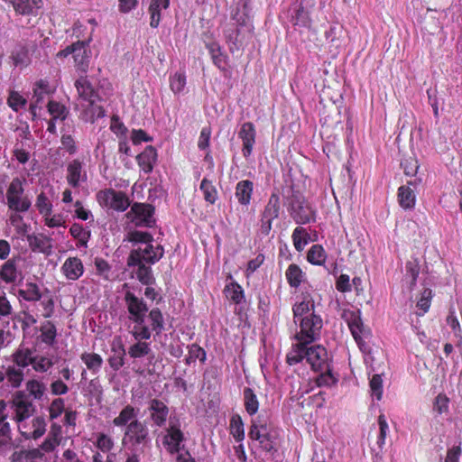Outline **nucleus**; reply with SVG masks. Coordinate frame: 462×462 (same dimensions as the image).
Wrapping results in <instances>:
<instances>
[{"instance_id": "1", "label": "nucleus", "mask_w": 462, "mask_h": 462, "mask_svg": "<svg viewBox=\"0 0 462 462\" xmlns=\"http://www.w3.org/2000/svg\"><path fill=\"white\" fill-rule=\"evenodd\" d=\"M35 408L29 396L18 391L10 402L0 401V454L12 447V434L8 417L16 425L17 430L25 439H38L46 431V421L42 416L33 417Z\"/></svg>"}, {"instance_id": "2", "label": "nucleus", "mask_w": 462, "mask_h": 462, "mask_svg": "<svg viewBox=\"0 0 462 462\" xmlns=\"http://www.w3.org/2000/svg\"><path fill=\"white\" fill-rule=\"evenodd\" d=\"M308 344L296 343L287 355L290 365H296L304 359L315 372H322L328 367V356L326 348L320 345L307 346Z\"/></svg>"}, {"instance_id": "3", "label": "nucleus", "mask_w": 462, "mask_h": 462, "mask_svg": "<svg viewBox=\"0 0 462 462\" xmlns=\"http://www.w3.org/2000/svg\"><path fill=\"white\" fill-rule=\"evenodd\" d=\"M75 87L79 98L88 103L80 115L81 118L86 122H94L96 118L104 116L105 112L103 108L95 104L98 99V96L88 78L84 76L79 77L75 82Z\"/></svg>"}, {"instance_id": "4", "label": "nucleus", "mask_w": 462, "mask_h": 462, "mask_svg": "<svg viewBox=\"0 0 462 462\" xmlns=\"http://www.w3.org/2000/svg\"><path fill=\"white\" fill-rule=\"evenodd\" d=\"M12 361L16 366L25 368L32 365L37 373H46L53 365L51 358L39 356L35 349L21 345L12 355Z\"/></svg>"}, {"instance_id": "5", "label": "nucleus", "mask_w": 462, "mask_h": 462, "mask_svg": "<svg viewBox=\"0 0 462 462\" xmlns=\"http://www.w3.org/2000/svg\"><path fill=\"white\" fill-rule=\"evenodd\" d=\"M300 330L295 334L297 343L310 344L319 338L323 320L315 312L298 319Z\"/></svg>"}, {"instance_id": "6", "label": "nucleus", "mask_w": 462, "mask_h": 462, "mask_svg": "<svg viewBox=\"0 0 462 462\" xmlns=\"http://www.w3.org/2000/svg\"><path fill=\"white\" fill-rule=\"evenodd\" d=\"M320 295L310 287L303 286L300 289L292 305L294 323H298L300 317L315 312L316 304L320 302Z\"/></svg>"}, {"instance_id": "7", "label": "nucleus", "mask_w": 462, "mask_h": 462, "mask_svg": "<svg viewBox=\"0 0 462 462\" xmlns=\"http://www.w3.org/2000/svg\"><path fill=\"white\" fill-rule=\"evenodd\" d=\"M24 180L14 178L6 189L8 208L15 212H26L32 206L30 199L24 195Z\"/></svg>"}, {"instance_id": "8", "label": "nucleus", "mask_w": 462, "mask_h": 462, "mask_svg": "<svg viewBox=\"0 0 462 462\" xmlns=\"http://www.w3.org/2000/svg\"><path fill=\"white\" fill-rule=\"evenodd\" d=\"M151 443L149 429L144 422L134 420L125 429L122 445L133 449L146 447Z\"/></svg>"}, {"instance_id": "9", "label": "nucleus", "mask_w": 462, "mask_h": 462, "mask_svg": "<svg viewBox=\"0 0 462 462\" xmlns=\"http://www.w3.org/2000/svg\"><path fill=\"white\" fill-rule=\"evenodd\" d=\"M184 433L180 430V422L176 417H170L169 425L162 432V442L170 454H176L183 447Z\"/></svg>"}, {"instance_id": "10", "label": "nucleus", "mask_w": 462, "mask_h": 462, "mask_svg": "<svg viewBox=\"0 0 462 462\" xmlns=\"http://www.w3.org/2000/svg\"><path fill=\"white\" fill-rule=\"evenodd\" d=\"M97 200L102 208L118 212L126 210L130 206L127 195L113 189H105L98 191L97 193Z\"/></svg>"}, {"instance_id": "11", "label": "nucleus", "mask_w": 462, "mask_h": 462, "mask_svg": "<svg viewBox=\"0 0 462 462\" xmlns=\"http://www.w3.org/2000/svg\"><path fill=\"white\" fill-rule=\"evenodd\" d=\"M162 255L163 248L162 246H153L150 243L145 244L132 251L128 257V265L134 266V264H140L143 263V262L154 263L159 261Z\"/></svg>"}, {"instance_id": "12", "label": "nucleus", "mask_w": 462, "mask_h": 462, "mask_svg": "<svg viewBox=\"0 0 462 462\" xmlns=\"http://www.w3.org/2000/svg\"><path fill=\"white\" fill-rule=\"evenodd\" d=\"M86 162L82 158H75L68 162L66 166V181L71 188H79L88 181Z\"/></svg>"}, {"instance_id": "13", "label": "nucleus", "mask_w": 462, "mask_h": 462, "mask_svg": "<svg viewBox=\"0 0 462 462\" xmlns=\"http://www.w3.org/2000/svg\"><path fill=\"white\" fill-rule=\"evenodd\" d=\"M72 54L75 66L81 72H86L89 63V51L85 42H77L58 52V57H67Z\"/></svg>"}, {"instance_id": "14", "label": "nucleus", "mask_w": 462, "mask_h": 462, "mask_svg": "<svg viewBox=\"0 0 462 462\" xmlns=\"http://www.w3.org/2000/svg\"><path fill=\"white\" fill-rule=\"evenodd\" d=\"M291 216L297 224L304 225L315 221L316 210L304 198L296 197L291 202Z\"/></svg>"}, {"instance_id": "15", "label": "nucleus", "mask_w": 462, "mask_h": 462, "mask_svg": "<svg viewBox=\"0 0 462 462\" xmlns=\"http://www.w3.org/2000/svg\"><path fill=\"white\" fill-rule=\"evenodd\" d=\"M280 209V197L273 193L261 215L260 228L262 234L267 236L270 233L273 221L279 217Z\"/></svg>"}, {"instance_id": "16", "label": "nucleus", "mask_w": 462, "mask_h": 462, "mask_svg": "<svg viewBox=\"0 0 462 462\" xmlns=\"http://www.w3.org/2000/svg\"><path fill=\"white\" fill-rule=\"evenodd\" d=\"M126 217L138 226H152L154 223L153 208L147 204L134 203Z\"/></svg>"}, {"instance_id": "17", "label": "nucleus", "mask_w": 462, "mask_h": 462, "mask_svg": "<svg viewBox=\"0 0 462 462\" xmlns=\"http://www.w3.org/2000/svg\"><path fill=\"white\" fill-rule=\"evenodd\" d=\"M125 301L130 314V319L134 323H143L144 317L148 311L143 300L128 291L125 294Z\"/></svg>"}, {"instance_id": "18", "label": "nucleus", "mask_w": 462, "mask_h": 462, "mask_svg": "<svg viewBox=\"0 0 462 462\" xmlns=\"http://www.w3.org/2000/svg\"><path fill=\"white\" fill-rule=\"evenodd\" d=\"M85 267L78 256H69L60 266L61 274L69 282L78 281L84 274Z\"/></svg>"}, {"instance_id": "19", "label": "nucleus", "mask_w": 462, "mask_h": 462, "mask_svg": "<svg viewBox=\"0 0 462 462\" xmlns=\"http://www.w3.org/2000/svg\"><path fill=\"white\" fill-rule=\"evenodd\" d=\"M256 131L254 125L250 122L244 123L238 132V138L242 141V153L245 159L252 155Z\"/></svg>"}, {"instance_id": "20", "label": "nucleus", "mask_w": 462, "mask_h": 462, "mask_svg": "<svg viewBox=\"0 0 462 462\" xmlns=\"http://www.w3.org/2000/svg\"><path fill=\"white\" fill-rule=\"evenodd\" d=\"M23 279V272L14 257L6 260L0 267V281L6 284H16Z\"/></svg>"}, {"instance_id": "21", "label": "nucleus", "mask_w": 462, "mask_h": 462, "mask_svg": "<svg viewBox=\"0 0 462 462\" xmlns=\"http://www.w3.org/2000/svg\"><path fill=\"white\" fill-rule=\"evenodd\" d=\"M53 88L46 79L37 80L32 87V100L31 104V112L33 116L36 115V109L41 107L44 99L53 92Z\"/></svg>"}, {"instance_id": "22", "label": "nucleus", "mask_w": 462, "mask_h": 462, "mask_svg": "<svg viewBox=\"0 0 462 462\" xmlns=\"http://www.w3.org/2000/svg\"><path fill=\"white\" fill-rule=\"evenodd\" d=\"M148 411L152 423L157 427H162L165 425L167 420H170L169 408L161 400H151L149 402Z\"/></svg>"}, {"instance_id": "23", "label": "nucleus", "mask_w": 462, "mask_h": 462, "mask_svg": "<svg viewBox=\"0 0 462 462\" xmlns=\"http://www.w3.org/2000/svg\"><path fill=\"white\" fill-rule=\"evenodd\" d=\"M249 437L254 440L259 441L264 449L270 450L272 448V445L269 442L268 430L265 424H259L256 420H253Z\"/></svg>"}, {"instance_id": "24", "label": "nucleus", "mask_w": 462, "mask_h": 462, "mask_svg": "<svg viewBox=\"0 0 462 462\" xmlns=\"http://www.w3.org/2000/svg\"><path fill=\"white\" fill-rule=\"evenodd\" d=\"M138 412V409H135L134 406L128 404L121 410V411L116 418H114L113 424L120 428L125 427V429L133 421L139 420L137 419Z\"/></svg>"}, {"instance_id": "25", "label": "nucleus", "mask_w": 462, "mask_h": 462, "mask_svg": "<svg viewBox=\"0 0 462 462\" xmlns=\"http://www.w3.org/2000/svg\"><path fill=\"white\" fill-rule=\"evenodd\" d=\"M254 191V183L249 180L239 181L236 186L235 196L243 206H248L251 202Z\"/></svg>"}, {"instance_id": "26", "label": "nucleus", "mask_w": 462, "mask_h": 462, "mask_svg": "<svg viewBox=\"0 0 462 462\" xmlns=\"http://www.w3.org/2000/svg\"><path fill=\"white\" fill-rule=\"evenodd\" d=\"M156 159L157 152L152 146H147L136 158L138 165L145 173L152 171Z\"/></svg>"}, {"instance_id": "27", "label": "nucleus", "mask_w": 462, "mask_h": 462, "mask_svg": "<svg viewBox=\"0 0 462 462\" xmlns=\"http://www.w3.org/2000/svg\"><path fill=\"white\" fill-rule=\"evenodd\" d=\"M420 269V263L417 258H412L405 263L403 281L409 284L410 291H412L416 285Z\"/></svg>"}, {"instance_id": "28", "label": "nucleus", "mask_w": 462, "mask_h": 462, "mask_svg": "<svg viewBox=\"0 0 462 462\" xmlns=\"http://www.w3.org/2000/svg\"><path fill=\"white\" fill-rule=\"evenodd\" d=\"M14 10L20 14H34L35 12L42 8V0H13Z\"/></svg>"}, {"instance_id": "29", "label": "nucleus", "mask_w": 462, "mask_h": 462, "mask_svg": "<svg viewBox=\"0 0 462 462\" xmlns=\"http://www.w3.org/2000/svg\"><path fill=\"white\" fill-rule=\"evenodd\" d=\"M285 277L290 286L293 288H299L306 280L305 273L295 263H291L288 266L285 272Z\"/></svg>"}, {"instance_id": "30", "label": "nucleus", "mask_w": 462, "mask_h": 462, "mask_svg": "<svg viewBox=\"0 0 462 462\" xmlns=\"http://www.w3.org/2000/svg\"><path fill=\"white\" fill-rule=\"evenodd\" d=\"M52 193H53V188H51L50 194H48L42 190L36 197L34 206L42 217L44 215H47V213L52 212V208H53L52 201H51Z\"/></svg>"}, {"instance_id": "31", "label": "nucleus", "mask_w": 462, "mask_h": 462, "mask_svg": "<svg viewBox=\"0 0 462 462\" xmlns=\"http://www.w3.org/2000/svg\"><path fill=\"white\" fill-rule=\"evenodd\" d=\"M243 401L245 409L250 416H253L257 413L260 403L253 389L249 387H245L244 389Z\"/></svg>"}, {"instance_id": "32", "label": "nucleus", "mask_w": 462, "mask_h": 462, "mask_svg": "<svg viewBox=\"0 0 462 462\" xmlns=\"http://www.w3.org/2000/svg\"><path fill=\"white\" fill-rule=\"evenodd\" d=\"M208 50L213 63L221 70H225L227 64V56L222 51L220 45L212 42L208 45Z\"/></svg>"}, {"instance_id": "33", "label": "nucleus", "mask_w": 462, "mask_h": 462, "mask_svg": "<svg viewBox=\"0 0 462 462\" xmlns=\"http://www.w3.org/2000/svg\"><path fill=\"white\" fill-rule=\"evenodd\" d=\"M398 198L403 208H412L415 205V192L410 186H401L398 189Z\"/></svg>"}, {"instance_id": "34", "label": "nucleus", "mask_w": 462, "mask_h": 462, "mask_svg": "<svg viewBox=\"0 0 462 462\" xmlns=\"http://www.w3.org/2000/svg\"><path fill=\"white\" fill-rule=\"evenodd\" d=\"M293 245L298 252L303 251L310 242V235L304 227H296L291 235Z\"/></svg>"}, {"instance_id": "35", "label": "nucleus", "mask_w": 462, "mask_h": 462, "mask_svg": "<svg viewBox=\"0 0 462 462\" xmlns=\"http://www.w3.org/2000/svg\"><path fill=\"white\" fill-rule=\"evenodd\" d=\"M327 259L325 249L320 245H312L307 254V260L314 265H323Z\"/></svg>"}, {"instance_id": "36", "label": "nucleus", "mask_w": 462, "mask_h": 462, "mask_svg": "<svg viewBox=\"0 0 462 462\" xmlns=\"http://www.w3.org/2000/svg\"><path fill=\"white\" fill-rule=\"evenodd\" d=\"M87 368L93 374H97L103 365L102 357L96 353H83L80 356Z\"/></svg>"}, {"instance_id": "37", "label": "nucleus", "mask_w": 462, "mask_h": 462, "mask_svg": "<svg viewBox=\"0 0 462 462\" xmlns=\"http://www.w3.org/2000/svg\"><path fill=\"white\" fill-rule=\"evenodd\" d=\"M164 0H152L149 6V13L151 14L150 25L152 28H157L161 21V11L162 9L168 8Z\"/></svg>"}, {"instance_id": "38", "label": "nucleus", "mask_w": 462, "mask_h": 462, "mask_svg": "<svg viewBox=\"0 0 462 462\" xmlns=\"http://www.w3.org/2000/svg\"><path fill=\"white\" fill-rule=\"evenodd\" d=\"M5 378H7L8 383L12 385L14 388H18L24 377V374L20 367H16L14 365H9L5 371L4 372Z\"/></svg>"}, {"instance_id": "39", "label": "nucleus", "mask_w": 462, "mask_h": 462, "mask_svg": "<svg viewBox=\"0 0 462 462\" xmlns=\"http://www.w3.org/2000/svg\"><path fill=\"white\" fill-rule=\"evenodd\" d=\"M19 213L13 211L9 216L8 223L15 228L17 235L23 237L28 236L30 226L23 221V217Z\"/></svg>"}, {"instance_id": "40", "label": "nucleus", "mask_w": 462, "mask_h": 462, "mask_svg": "<svg viewBox=\"0 0 462 462\" xmlns=\"http://www.w3.org/2000/svg\"><path fill=\"white\" fill-rule=\"evenodd\" d=\"M19 294L27 301H37L42 298L40 287L35 282H27L25 288L19 291Z\"/></svg>"}, {"instance_id": "41", "label": "nucleus", "mask_w": 462, "mask_h": 462, "mask_svg": "<svg viewBox=\"0 0 462 462\" xmlns=\"http://www.w3.org/2000/svg\"><path fill=\"white\" fill-rule=\"evenodd\" d=\"M230 434L237 442H242L245 439L244 422L240 415H234L230 420Z\"/></svg>"}, {"instance_id": "42", "label": "nucleus", "mask_w": 462, "mask_h": 462, "mask_svg": "<svg viewBox=\"0 0 462 462\" xmlns=\"http://www.w3.org/2000/svg\"><path fill=\"white\" fill-rule=\"evenodd\" d=\"M57 335L56 327L51 321H46L41 327V340L42 343L52 346Z\"/></svg>"}, {"instance_id": "43", "label": "nucleus", "mask_w": 462, "mask_h": 462, "mask_svg": "<svg viewBox=\"0 0 462 462\" xmlns=\"http://www.w3.org/2000/svg\"><path fill=\"white\" fill-rule=\"evenodd\" d=\"M94 264L96 268V275L105 281H111L113 279L112 268L106 260L102 258H96Z\"/></svg>"}, {"instance_id": "44", "label": "nucleus", "mask_w": 462, "mask_h": 462, "mask_svg": "<svg viewBox=\"0 0 462 462\" xmlns=\"http://www.w3.org/2000/svg\"><path fill=\"white\" fill-rule=\"evenodd\" d=\"M186 83V75L184 72L177 71L170 76V88L175 95L183 92Z\"/></svg>"}, {"instance_id": "45", "label": "nucleus", "mask_w": 462, "mask_h": 462, "mask_svg": "<svg viewBox=\"0 0 462 462\" xmlns=\"http://www.w3.org/2000/svg\"><path fill=\"white\" fill-rule=\"evenodd\" d=\"M200 190L203 193L204 199L210 203L214 204L217 199V191L216 187L207 179H203L200 183Z\"/></svg>"}, {"instance_id": "46", "label": "nucleus", "mask_w": 462, "mask_h": 462, "mask_svg": "<svg viewBox=\"0 0 462 462\" xmlns=\"http://www.w3.org/2000/svg\"><path fill=\"white\" fill-rule=\"evenodd\" d=\"M151 352L150 344L145 341H137L128 349V355L132 358H141L147 356Z\"/></svg>"}, {"instance_id": "47", "label": "nucleus", "mask_w": 462, "mask_h": 462, "mask_svg": "<svg viewBox=\"0 0 462 462\" xmlns=\"http://www.w3.org/2000/svg\"><path fill=\"white\" fill-rule=\"evenodd\" d=\"M401 166L404 171L405 175L415 177L419 170L417 159L413 155L405 156L401 162Z\"/></svg>"}, {"instance_id": "48", "label": "nucleus", "mask_w": 462, "mask_h": 462, "mask_svg": "<svg viewBox=\"0 0 462 462\" xmlns=\"http://www.w3.org/2000/svg\"><path fill=\"white\" fill-rule=\"evenodd\" d=\"M44 225L48 227H65L66 219L65 216L61 213H47V215L42 216Z\"/></svg>"}, {"instance_id": "49", "label": "nucleus", "mask_w": 462, "mask_h": 462, "mask_svg": "<svg viewBox=\"0 0 462 462\" xmlns=\"http://www.w3.org/2000/svg\"><path fill=\"white\" fill-rule=\"evenodd\" d=\"M48 111L52 119L64 120L67 117L68 111L65 106L56 101H50L48 103Z\"/></svg>"}, {"instance_id": "50", "label": "nucleus", "mask_w": 462, "mask_h": 462, "mask_svg": "<svg viewBox=\"0 0 462 462\" xmlns=\"http://www.w3.org/2000/svg\"><path fill=\"white\" fill-rule=\"evenodd\" d=\"M29 245L32 251L45 253L49 248L48 241L42 236H27Z\"/></svg>"}, {"instance_id": "51", "label": "nucleus", "mask_w": 462, "mask_h": 462, "mask_svg": "<svg viewBox=\"0 0 462 462\" xmlns=\"http://www.w3.org/2000/svg\"><path fill=\"white\" fill-rule=\"evenodd\" d=\"M149 320L151 322L152 329L156 332L157 335L161 334L163 330V317L160 310L152 309L149 313Z\"/></svg>"}, {"instance_id": "52", "label": "nucleus", "mask_w": 462, "mask_h": 462, "mask_svg": "<svg viewBox=\"0 0 462 462\" xmlns=\"http://www.w3.org/2000/svg\"><path fill=\"white\" fill-rule=\"evenodd\" d=\"M45 385L38 380H30L26 383V390L34 399L40 400L45 393Z\"/></svg>"}, {"instance_id": "53", "label": "nucleus", "mask_w": 462, "mask_h": 462, "mask_svg": "<svg viewBox=\"0 0 462 462\" xmlns=\"http://www.w3.org/2000/svg\"><path fill=\"white\" fill-rule=\"evenodd\" d=\"M26 103V99L17 91H11L9 93L7 104L14 111L18 112L23 109Z\"/></svg>"}, {"instance_id": "54", "label": "nucleus", "mask_w": 462, "mask_h": 462, "mask_svg": "<svg viewBox=\"0 0 462 462\" xmlns=\"http://www.w3.org/2000/svg\"><path fill=\"white\" fill-rule=\"evenodd\" d=\"M69 232L74 238L79 240L81 245H86L88 238L90 237L89 231L86 230L79 224H73L70 226Z\"/></svg>"}, {"instance_id": "55", "label": "nucleus", "mask_w": 462, "mask_h": 462, "mask_svg": "<svg viewBox=\"0 0 462 462\" xmlns=\"http://www.w3.org/2000/svg\"><path fill=\"white\" fill-rule=\"evenodd\" d=\"M226 297L231 299L234 302L239 303L244 298L243 290L236 282H231L225 288Z\"/></svg>"}, {"instance_id": "56", "label": "nucleus", "mask_w": 462, "mask_h": 462, "mask_svg": "<svg viewBox=\"0 0 462 462\" xmlns=\"http://www.w3.org/2000/svg\"><path fill=\"white\" fill-rule=\"evenodd\" d=\"M365 364L367 367V375L369 378L370 389L372 395L375 391V374L374 373V357L371 353L365 354L364 356Z\"/></svg>"}, {"instance_id": "57", "label": "nucleus", "mask_w": 462, "mask_h": 462, "mask_svg": "<svg viewBox=\"0 0 462 462\" xmlns=\"http://www.w3.org/2000/svg\"><path fill=\"white\" fill-rule=\"evenodd\" d=\"M341 317L347 322L353 336L356 337V329L358 328V318L356 312L346 309H343Z\"/></svg>"}, {"instance_id": "58", "label": "nucleus", "mask_w": 462, "mask_h": 462, "mask_svg": "<svg viewBox=\"0 0 462 462\" xmlns=\"http://www.w3.org/2000/svg\"><path fill=\"white\" fill-rule=\"evenodd\" d=\"M132 335L136 341L148 340L151 337L150 328L143 323H135Z\"/></svg>"}, {"instance_id": "59", "label": "nucleus", "mask_w": 462, "mask_h": 462, "mask_svg": "<svg viewBox=\"0 0 462 462\" xmlns=\"http://www.w3.org/2000/svg\"><path fill=\"white\" fill-rule=\"evenodd\" d=\"M138 270L136 272L137 279L145 285L151 284L153 282L152 270L150 267L145 266L143 263L136 264Z\"/></svg>"}, {"instance_id": "60", "label": "nucleus", "mask_w": 462, "mask_h": 462, "mask_svg": "<svg viewBox=\"0 0 462 462\" xmlns=\"http://www.w3.org/2000/svg\"><path fill=\"white\" fill-rule=\"evenodd\" d=\"M64 410H65L64 400L61 398L54 399L49 407L50 419L51 420L57 419L64 412Z\"/></svg>"}, {"instance_id": "61", "label": "nucleus", "mask_w": 462, "mask_h": 462, "mask_svg": "<svg viewBox=\"0 0 462 462\" xmlns=\"http://www.w3.org/2000/svg\"><path fill=\"white\" fill-rule=\"evenodd\" d=\"M96 445L102 452H108L114 447V440L106 434L99 433L97 438Z\"/></svg>"}, {"instance_id": "62", "label": "nucleus", "mask_w": 462, "mask_h": 462, "mask_svg": "<svg viewBox=\"0 0 462 462\" xmlns=\"http://www.w3.org/2000/svg\"><path fill=\"white\" fill-rule=\"evenodd\" d=\"M128 239L134 243H141L140 246H143L145 244H149L152 240V237L147 232L133 231L128 234Z\"/></svg>"}, {"instance_id": "63", "label": "nucleus", "mask_w": 462, "mask_h": 462, "mask_svg": "<svg viewBox=\"0 0 462 462\" xmlns=\"http://www.w3.org/2000/svg\"><path fill=\"white\" fill-rule=\"evenodd\" d=\"M336 289L342 292L346 293L352 291V283L349 275L340 274L336 280Z\"/></svg>"}, {"instance_id": "64", "label": "nucleus", "mask_w": 462, "mask_h": 462, "mask_svg": "<svg viewBox=\"0 0 462 462\" xmlns=\"http://www.w3.org/2000/svg\"><path fill=\"white\" fill-rule=\"evenodd\" d=\"M318 386H331L336 383L337 379L331 374L329 368L320 372V374L316 379Z\"/></svg>"}]
</instances>
